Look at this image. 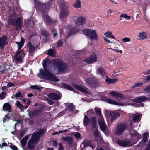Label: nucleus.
<instances>
[{
  "instance_id": "1",
  "label": "nucleus",
  "mask_w": 150,
  "mask_h": 150,
  "mask_svg": "<svg viewBox=\"0 0 150 150\" xmlns=\"http://www.w3.org/2000/svg\"><path fill=\"white\" fill-rule=\"evenodd\" d=\"M42 63L44 69H41L40 70V72L38 74V76L41 78L55 82L59 81V80L53 74L48 71L51 66L53 65L55 67V70L59 73L65 71L67 67V64L59 59L52 60H44Z\"/></svg>"
},
{
  "instance_id": "2",
  "label": "nucleus",
  "mask_w": 150,
  "mask_h": 150,
  "mask_svg": "<svg viewBox=\"0 0 150 150\" xmlns=\"http://www.w3.org/2000/svg\"><path fill=\"white\" fill-rule=\"evenodd\" d=\"M44 132V130L41 129L38 132L33 134L31 139L28 142V148L30 149H33L35 148L36 145L37 144L40 137Z\"/></svg>"
},
{
  "instance_id": "3",
  "label": "nucleus",
  "mask_w": 150,
  "mask_h": 150,
  "mask_svg": "<svg viewBox=\"0 0 150 150\" xmlns=\"http://www.w3.org/2000/svg\"><path fill=\"white\" fill-rule=\"evenodd\" d=\"M94 110L96 113L99 116L98 118V122L101 130L104 133H105L107 129V127L104 122V120L102 116L101 109L100 108H95Z\"/></svg>"
},
{
  "instance_id": "4",
  "label": "nucleus",
  "mask_w": 150,
  "mask_h": 150,
  "mask_svg": "<svg viewBox=\"0 0 150 150\" xmlns=\"http://www.w3.org/2000/svg\"><path fill=\"white\" fill-rule=\"evenodd\" d=\"M16 17L13 15H10L9 17L10 21L11 24L16 26L17 30L21 29V26L22 25V20L21 19L19 18L17 20L16 19Z\"/></svg>"
},
{
  "instance_id": "5",
  "label": "nucleus",
  "mask_w": 150,
  "mask_h": 150,
  "mask_svg": "<svg viewBox=\"0 0 150 150\" xmlns=\"http://www.w3.org/2000/svg\"><path fill=\"white\" fill-rule=\"evenodd\" d=\"M126 129V125L124 123L119 124L115 130V133L118 136L122 135Z\"/></svg>"
},
{
  "instance_id": "6",
  "label": "nucleus",
  "mask_w": 150,
  "mask_h": 150,
  "mask_svg": "<svg viewBox=\"0 0 150 150\" xmlns=\"http://www.w3.org/2000/svg\"><path fill=\"white\" fill-rule=\"evenodd\" d=\"M82 31L83 33L88 37H89L91 39H96V34L94 30H91L90 29H86L83 30Z\"/></svg>"
},
{
  "instance_id": "7",
  "label": "nucleus",
  "mask_w": 150,
  "mask_h": 150,
  "mask_svg": "<svg viewBox=\"0 0 150 150\" xmlns=\"http://www.w3.org/2000/svg\"><path fill=\"white\" fill-rule=\"evenodd\" d=\"M26 54L24 52L23 50L17 51L14 56V59L17 62H20L23 60Z\"/></svg>"
},
{
  "instance_id": "8",
  "label": "nucleus",
  "mask_w": 150,
  "mask_h": 150,
  "mask_svg": "<svg viewBox=\"0 0 150 150\" xmlns=\"http://www.w3.org/2000/svg\"><path fill=\"white\" fill-rule=\"evenodd\" d=\"M117 142L119 146L122 147H129L135 144L128 140H119Z\"/></svg>"
},
{
  "instance_id": "9",
  "label": "nucleus",
  "mask_w": 150,
  "mask_h": 150,
  "mask_svg": "<svg viewBox=\"0 0 150 150\" xmlns=\"http://www.w3.org/2000/svg\"><path fill=\"white\" fill-rule=\"evenodd\" d=\"M51 1H50L47 3L43 4L38 1L35 0V6L40 7V10L47 9L49 7Z\"/></svg>"
},
{
  "instance_id": "10",
  "label": "nucleus",
  "mask_w": 150,
  "mask_h": 150,
  "mask_svg": "<svg viewBox=\"0 0 150 150\" xmlns=\"http://www.w3.org/2000/svg\"><path fill=\"white\" fill-rule=\"evenodd\" d=\"M120 115V113L116 111L110 112L109 113V118L108 119V122L110 121L112 122L117 118Z\"/></svg>"
},
{
  "instance_id": "11",
  "label": "nucleus",
  "mask_w": 150,
  "mask_h": 150,
  "mask_svg": "<svg viewBox=\"0 0 150 150\" xmlns=\"http://www.w3.org/2000/svg\"><path fill=\"white\" fill-rule=\"evenodd\" d=\"M130 137L132 138L133 141H137L140 139L141 138V135L140 134L137 132L134 129L129 130Z\"/></svg>"
},
{
  "instance_id": "12",
  "label": "nucleus",
  "mask_w": 150,
  "mask_h": 150,
  "mask_svg": "<svg viewBox=\"0 0 150 150\" xmlns=\"http://www.w3.org/2000/svg\"><path fill=\"white\" fill-rule=\"evenodd\" d=\"M47 96L49 98L53 100H58L61 98V94L59 92L50 93L47 94Z\"/></svg>"
},
{
  "instance_id": "13",
  "label": "nucleus",
  "mask_w": 150,
  "mask_h": 150,
  "mask_svg": "<svg viewBox=\"0 0 150 150\" xmlns=\"http://www.w3.org/2000/svg\"><path fill=\"white\" fill-rule=\"evenodd\" d=\"M105 100L108 103L111 104H113L115 105H118L119 106H123V105H131L132 104L129 103H125L123 104L122 103H121L117 102L115 100H113L111 99H108L107 98H105Z\"/></svg>"
},
{
  "instance_id": "14",
  "label": "nucleus",
  "mask_w": 150,
  "mask_h": 150,
  "mask_svg": "<svg viewBox=\"0 0 150 150\" xmlns=\"http://www.w3.org/2000/svg\"><path fill=\"white\" fill-rule=\"evenodd\" d=\"M73 86L75 88L82 92L84 94H89V91L84 86H79L75 84H73Z\"/></svg>"
},
{
  "instance_id": "15",
  "label": "nucleus",
  "mask_w": 150,
  "mask_h": 150,
  "mask_svg": "<svg viewBox=\"0 0 150 150\" xmlns=\"http://www.w3.org/2000/svg\"><path fill=\"white\" fill-rule=\"evenodd\" d=\"M97 60V57L96 54L93 53L90 56L85 59L84 61L88 63H91L96 62Z\"/></svg>"
},
{
  "instance_id": "16",
  "label": "nucleus",
  "mask_w": 150,
  "mask_h": 150,
  "mask_svg": "<svg viewBox=\"0 0 150 150\" xmlns=\"http://www.w3.org/2000/svg\"><path fill=\"white\" fill-rule=\"evenodd\" d=\"M69 14V13L67 8H62L61 9L59 17L60 19H62Z\"/></svg>"
},
{
  "instance_id": "17",
  "label": "nucleus",
  "mask_w": 150,
  "mask_h": 150,
  "mask_svg": "<svg viewBox=\"0 0 150 150\" xmlns=\"http://www.w3.org/2000/svg\"><path fill=\"white\" fill-rule=\"evenodd\" d=\"M147 99V98L145 96H141L139 97L135 98L133 99H129L128 102L131 101H134L137 103H141Z\"/></svg>"
},
{
  "instance_id": "18",
  "label": "nucleus",
  "mask_w": 150,
  "mask_h": 150,
  "mask_svg": "<svg viewBox=\"0 0 150 150\" xmlns=\"http://www.w3.org/2000/svg\"><path fill=\"white\" fill-rule=\"evenodd\" d=\"M86 18L83 16H81L79 17L75 21V24L76 25H82L86 23Z\"/></svg>"
},
{
  "instance_id": "19",
  "label": "nucleus",
  "mask_w": 150,
  "mask_h": 150,
  "mask_svg": "<svg viewBox=\"0 0 150 150\" xmlns=\"http://www.w3.org/2000/svg\"><path fill=\"white\" fill-rule=\"evenodd\" d=\"M93 134L95 137V139L97 141L102 143H103L104 142L102 137L100 135L96 128L93 131Z\"/></svg>"
},
{
  "instance_id": "20",
  "label": "nucleus",
  "mask_w": 150,
  "mask_h": 150,
  "mask_svg": "<svg viewBox=\"0 0 150 150\" xmlns=\"http://www.w3.org/2000/svg\"><path fill=\"white\" fill-rule=\"evenodd\" d=\"M7 38L6 36L0 38V48H3L4 45L7 44Z\"/></svg>"
},
{
  "instance_id": "21",
  "label": "nucleus",
  "mask_w": 150,
  "mask_h": 150,
  "mask_svg": "<svg viewBox=\"0 0 150 150\" xmlns=\"http://www.w3.org/2000/svg\"><path fill=\"white\" fill-rule=\"evenodd\" d=\"M65 105L67 106L66 108L70 112H73L75 108V106L72 103H66L65 104Z\"/></svg>"
},
{
  "instance_id": "22",
  "label": "nucleus",
  "mask_w": 150,
  "mask_h": 150,
  "mask_svg": "<svg viewBox=\"0 0 150 150\" xmlns=\"http://www.w3.org/2000/svg\"><path fill=\"white\" fill-rule=\"evenodd\" d=\"M140 116L138 114H135L132 115V119L134 122H137L140 120Z\"/></svg>"
},
{
  "instance_id": "23",
  "label": "nucleus",
  "mask_w": 150,
  "mask_h": 150,
  "mask_svg": "<svg viewBox=\"0 0 150 150\" xmlns=\"http://www.w3.org/2000/svg\"><path fill=\"white\" fill-rule=\"evenodd\" d=\"M28 138V136H26L21 139L20 142L21 144L23 149H24V148L26 144Z\"/></svg>"
},
{
  "instance_id": "24",
  "label": "nucleus",
  "mask_w": 150,
  "mask_h": 150,
  "mask_svg": "<svg viewBox=\"0 0 150 150\" xmlns=\"http://www.w3.org/2000/svg\"><path fill=\"white\" fill-rule=\"evenodd\" d=\"M62 139L64 141L68 142L69 144L71 145L72 144L73 140L69 136L63 137Z\"/></svg>"
},
{
  "instance_id": "25",
  "label": "nucleus",
  "mask_w": 150,
  "mask_h": 150,
  "mask_svg": "<svg viewBox=\"0 0 150 150\" xmlns=\"http://www.w3.org/2000/svg\"><path fill=\"white\" fill-rule=\"evenodd\" d=\"M3 109L5 111L10 112L11 107L10 104L7 103H5L3 105Z\"/></svg>"
},
{
  "instance_id": "26",
  "label": "nucleus",
  "mask_w": 150,
  "mask_h": 150,
  "mask_svg": "<svg viewBox=\"0 0 150 150\" xmlns=\"http://www.w3.org/2000/svg\"><path fill=\"white\" fill-rule=\"evenodd\" d=\"M106 79H105V81L108 84L112 83H116L117 81V79H111L108 78L107 76H106Z\"/></svg>"
},
{
  "instance_id": "27",
  "label": "nucleus",
  "mask_w": 150,
  "mask_h": 150,
  "mask_svg": "<svg viewBox=\"0 0 150 150\" xmlns=\"http://www.w3.org/2000/svg\"><path fill=\"white\" fill-rule=\"evenodd\" d=\"M109 94L115 97H120L121 98L123 97V95L122 94L115 92L112 91L110 92Z\"/></svg>"
},
{
  "instance_id": "28",
  "label": "nucleus",
  "mask_w": 150,
  "mask_h": 150,
  "mask_svg": "<svg viewBox=\"0 0 150 150\" xmlns=\"http://www.w3.org/2000/svg\"><path fill=\"white\" fill-rule=\"evenodd\" d=\"M96 118L95 116H93L91 119V126L92 129H96Z\"/></svg>"
},
{
  "instance_id": "29",
  "label": "nucleus",
  "mask_w": 150,
  "mask_h": 150,
  "mask_svg": "<svg viewBox=\"0 0 150 150\" xmlns=\"http://www.w3.org/2000/svg\"><path fill=\"white\" fill-rule=\"evenodd\" d=\"M73 6L76 8H80L81 7V1L79 0H76L73 4Z\"/></svg>"
},
{
  "instance_id": "30",
  "label": "nucleus",
  "mask_w": 150,
  "mask_h": 150,
  "mask_svg": "<svg viewBox=\"0 0 150 150\" xmlns=\"http://www.w3.org/2000/svg\"><path fill=\"white\" fill-rule=\"evenodd\" d=\"M21 41L20 42H16V43L17 44L18 46V49H21L23 46L24 39L22 37L21 38Z\"/></svg>"
},
{
  "instance_id": "31",
  "label": "nucleus",
  "mask_w": 150,
  "mask_h": 150,
  "mask_svg": "<svg viewBox=\"0 0 150 150\" xmlns=\"http://www.w3.org/2000/svg\"><path fill=\"white\" fill-rule=\"evenodd\" d=\"M79 30H76L74 28H71L69 31L68 33V36L72 35L76 33L79 32Z\"/></svg>"
},
{
  "instance_id": "32",
  "label": "nucleus",
  "mask_w": 150,
  "mask_h": 150,
  "mask_svg": "<svg viewBox=\"0 0 150 150\" xmlns=\"http://www.w3.org/2000/svg\"><path fill=\"white\" fill-rule=\"evenodd\" d=\"M105 35L109 38L115 39V36L112 35V33L110 31H107L104 34Z\"/></svg>"
},
{
  "instance_id": "33",
  "label": "nucleus",
  "mask_w": 150,
  "mask_h": 150,
  "mask_svg": "<svg viewBox=\"0 0 150 150\" xmlns=\"http://www.w3.org/2000/svg\"><path fill=\"white\" fill-rule=\"evenodd\" d=\"M138 37L139 40H144L146 38V33L145 32H142L139 33Z\"/></svg>"
},
{
  "instance_id": "34",
  "label": "nucleus",
  "mask_w": 150,
  "mask_h": 150,
  "mask_svg": "<svg viewBox=\"0 0 150 150\" xmlns=\"http://www.w3.org/2000/svg\"><path fill=\"white\" fill-rule=\"evenodd\" d=\"M91 120L86 116L85 115L83 120V124L85 126L89 125L90 123Z\"/></svg>"
},
{
  "instance_id": "35",
  "label": "nucleus",
  "mask_w": 150,
  "mask_h": 150,
  "mask_svg": "<svg viewBox=\"0 0 150 150\" xmlns=\"http://www.w3.org/2000/svg\"><path fill=\"white\" fill-rule=\"evenodd\" d=\"M84 145V146H89L91 147L93 149L94 147V146L91 144L89 141L87 140H84L83 141Z\"/></svg>"
},
{
  "instance_id": "36",
  "label": "nucleus",
  "mask_w": 150,
  "mask_h": 150,
  "mask_svg": "<svg viewBox=\"0 0 150 150\" xmlns=\"http://www.w3.org/2000/svg\"><path fill=\"white\" fill-rule=\"evenodd\" d=\"M97 72L98 74H100L103 76H104L105 74V72L104 70L102 68L100 67L98 68Z\"/></svg>"
},
{
  "instance_id": "37",
  "label": "nucleus",
  "mask_w": 150,
  "mask_h": 150,
  "mask_svg": "<svg viewBox=\"0 0 150 150\" xmlns=\"http://www.w3.org/2000/svg\"><path fill=\"white\" fill-rule=\"evenodd\" d=\"M149 137V134L148 132L144 133L143 135V139L142 141L144 143H146L147 140L148 138Z\"/></svg>"
},
{
  "instance_id": "38",
  "label": "nucleus",
  "mask_w": 150,
  "mask_h": 150,
  "mask_svg": "<svg viewBox=\"0 0 150 150\" xmlns=\"http://www.w3.org/2000/svg\"><path fill=\"white\" fill-rule=\"evenodd\" d=\"M120 20H121L122 19V18H125L126 20H129L131 18L130 17L128 16L126 14H123L121 15L120 16Z\"/></svg>"
},
{
  "instance_id": "39",
  "label": "nucleus",
  "mask_w": 150,
  "mask_h": 150,
  "mask_svg": "<svg viewBox=\"0 0 150 150\" xmlns=\"http://www.w3.org/2000/svg\"><path fill=\"white\" fill-rule=\"evenodd\" d=\"M28 45L29 47V52L32 54L35 51V47H34L33 46L31 43L29 42Z\"/></svg>"
},
{
  "instance_id": "40",
  "label": "nucleus",
  "mask_w": 150,
  "mask_h": 150,
  "mask_svg": "<svg viewBox=\"0 0 150 150\" xmlns=\"http://www.w3.org/2000/svg\"><path fill=\"white\" fill-rule=\"evenodd\" d=\"M55 51L53 49H50L48 50L47 52V54L49 55L54 56L55 54Z\"/></svg>"
},
{
  "instance_id": "41",
  "label": "nucleus",
  "mask_w": 150,
  "mask_h": 150,
  "mask_svg": "<svg viewBox=\"0 0 150 150\" xmlns=\"http://www.w3.org/2000/svg\"><path fill=\"white\" fill-rule=\"evenodd\" d=\"M62 86L65 88L71 91H73V88L70 86L65 84L63 83L62 84Z\"/></svg>"
},
{
  "instance_id": "42",
  "label": "nucleus",
  "mask_w": 150,
  "mask_h": 150,
  "mask_svg": "<svg viewBox=\"0 0 150 150\" xmlns=\"http://www.w3.org/2000/svg\"><path fill=\"white\" fill-rule=\"evenodd\" d=\"M42 112L41 110H36L34 111L32 113V115L33 116L38 115H39Z\"/></svg>"
},
{
  "instance_id": "43",
  "label": "nucleus",
  "mask_w": 150,
  "mask_h": 150,
  "mask_svg": "<svg viewBox=\"0 0 150 150\" xmlns=\"http://www.w3.org/2000/svg\"><path fill=\"white\" fill-rule=\"evenodd\" d=\"M30 88L32 89H36L37 90H40L41 89V87L38 86L37 85H35L31 86L30 87Z\"/></svg>"
},
{
  "instance_id": "44",
  "label": "nucleus",
  "mask_w": 150,
  "mask_h": 150,
  "mask_svg": "<svg viewBox=\"0 0 150 150\" xmlns=\"http://www.w3.org/2000/svg\"><path fill=\"white\" fill-rule=\"evenodd\" d=\"M63 44V40L62 39H60L57 44V47H61Z\"/></svg>"
},
{
  "instance_id": "45",
  "label": "nucleus",
  "mask_w": 150,
  "mask_h": 150,
  "mask_svg": "<svg viewBox=\"0 0 150 150\" xmlns=\"http://www.w3.org/2000/svg\"><path fill=\"white\" fill-rule=\"evenodd\" d=\"M26 25L28 27H29L30 26H32L33 25V21H31L30 19L28 20L27 24Z\"/></svg>"
},
{
  "instance_id": "46",
  "label": "nucleus",
  "mask_w": 150,
  "mask_h": 150,
  "mask_svg": "<svg viewBox=\"0 0 150 150\" xmlns=\"http://www.w3.org/2000/svg\"><path fill=\"white\" fill-rule=\"evenodd\" d=\"M131 41V39L129 38L125 37L122 40V41L123 42H129Z\"/></svg>"
},
{
  "instance_id": "47",
  "label": "nucleus",
  "mask_w": 150,
  "mask_h": 150,
  "mask_svg": "<svg viewBox=\"0 0 150 150\" xmlns=\"http://www.w3.org/2000/svg\"><path fill=\"white\" fill-rule=\"evenodd\" d=\"M143 84V82H139L136 83L133 86H132V88H134L136 87H139L141 86Z\"/></svg>"
},
{
  "instance_id": "48",
  "label": "nucleus",
  "mask_w": 150,
  "mask_h": 150,
  "mask_svg": "<svg viewBox=\"0 0 150 150\" xmlns=\"http://www.w3.org/2000/svg\"><path fill=\"white\" fill-rule=\"evenodd\" d=\"M6 95V93L5 92H2L0 94V100L3 99L4 98Z\"/></svg>"
},
{
  "instance_id": "49",
  "label": "nucleus",
  "mask_w": 150,
  "mask_h": 150,
  "mask_svg": "<svg viewBox=\"0 0 150 150\" xmlns=\"http://www.w3.org/2000/svg\"><path fill=\"white\" fill-rule=\"evenodd\" d=\"M15 96L16 97H23V95L21 92L19 91L17 93L15 94Z\"/></svg>"
},
{
  "instance_id": "50",
  "label": "nucleus",
  "mask_w": 150,
  "mask_h": 150,
  "mask_svg": "<svg viewBox=\"0 0 150 150\" xmlns=\"http://www.w3.org/2000/svg\"><path fill=\"white\" fill-rule=\"evenodd\" d=\"M86 81L89 84H91L93 81V80L91 78L86 79Z\"/></svg>"
},
{
  "instance_id": "51",
  "label": "nucleus",
  "mask_w": 150,
  "mask_h": 150,
  "mask_svg": "<svg viewBox=\"0 0 150 150\" xmlns=\"http://www.w3.org/2000/svg\"><path fill=\"white\" fill-rule=\"evenodd\" d=\"M73 135L77 139L79 138L81 136L79 132H75L73 134Z\"/></svg>"
},
{
  "instance_id": "52",
  "label": "nucleus",
  "mask_w": 150,
  "mask_h": 150,
  "mask_svg": "<svg viewBox=\"0 0 150 150\" xmlns=\"http://www.w3.org/2000/svg\"><path fill=\"white\" fill-rule=\"evenodd\" d=\"M16 106L20 109H22L23 107L20 102L18 101H16Z\"/></svg>"
},
{
  "instance_id": "53",
  "label": "nucleus",
  "mask_w": 150,
  "mask_h": 150,
  "mask_svg": "<svg viewBox=\"0 0 150 150\" xmlns=\"http://www.w3.org/2000/svg\"><path fill=\"white\" fill-rule=\"evenodd\" d=\"M88 115H93L94 114V112L93 110L90 109L87 112Z\"/></svg>"
},
{
  "instance_id": "54",
  "label": "nucleus",
  "mask_w": 150,
  "mask_h": 150,
  "mask_svg": "<svg viewBox=\"0 0 150 150\" xmlns=\"http://www.w3.org/2000/svg\"><path fill=\"white\" fill-rule=\"evenodd\" d=\"M109 61L110 62H113L115 63L116 62V59L115 57H111L109 58Z\"/></svg>"
},
{
  "instance_id": "55",
  "label": "nucleus",
  "mask_w": 150,
  "mask_h": 150,
  "mask_svg": "<svg viewBox=\"0 0 150 150\" xmlns=\"http://www.w3.org/2000/svg\"><path fill=\"white\" fill-rule=\"evenodd\" d=\"M42 33V35L46 36L47 34V33L46 30L44 29H42L41 30Z\"/></svg>"
},
{
  "instance_id": "56",
  "label": "nucleus",
  "mask_w": 150,
  "mask_h": 150,
  "mask_svg": "<svg viewBox=\"0 0 150 150\" xmlns=\"http://www.w3.org/2000/svg\"><path fill=\"white\" fill-rule=\"evenodd\" d=\"M145 58L147 60V61L148 62L150 65V55L146 54V55Z\"/></svg>"
},
{
  "instance_id": "57",
  "label": "nucleus",
  "mask_w": 150,
  "mask_h": 150,
  "mask_svg": "<svg viewBox=\"0 0 150 150\" xmlns=\"http://www.w3.org/2000/svg\"><path fill=\"white\" fill-rule=\"evenodd\" d=\"M144 91L147 92H150V85L145 88Z\"/></svg>"
},
{
  "instance_id": "58",
  "label": "nucleus",
  "mask_w": 150,
  "mask_h": 150,
  "mask_svg": "<svg viewBox=\"0 0 150 150\" xmlns=\"http://www.w3.org/2000/svg\"><path fill=\"white\" fill-rule=\"evenodd\" d=\"M52 32L54 37H55L57 35L56 30L54 29H52Z\"/></svg>"
},
{
  "instance_id": "59",
  "label": "nucleus",
  "mask_w": 150,
  "mask_h": 150,
  "mask_svg": "<svg viewBox=\"0 0 150 150\" xmlns=\"http://www.w3.org/2000/svg\"><path fill=\"white\" fill-rule=\"evenodd\" d=\"M11 148L13 150H18V148L17 147L15 146L14 145H11L10 146Z\"/></svg>"
},
{
  "instance_id": "60",
  "label": "nucleus",
  "mask_w": 150,
  "mask_h": 150,
  "mask_svg": "<svg viewBox=\"0 0 150 150\" xmlns=\"http://www.w3.org/2000/svg\"><path fill=\"white\" fill-rule=\"evenodd\" d=\"M9 119V117L7 115H6L5 117H4L3 119V122H4L5 121H7Z\"/></svg>"
},
{
  "instance_id": "61",
  "label": "nucleus",
  "mask_w": 150,
  "mask_h": 150,
  "mask_svg": "<svg viewBox=\"0 0 150 150\" xmlns=\"http://www.w3.org/2000/svg\"><path fill=\"white\" fill-rule=\"evenodd\" d=\"M14 84H13V83H12L11 82L8 83L7 84V86L8 87H11L12 86H14Z\"/></svg>"
},
{
  "instance_id": "62",
  "label": "nucleus",
  "mask_w": 150,
  "mask_h": 150,
  "mask_svg": "<svg viewBox=\"0 0 150 150\" xmlns=\"http://www.w3.org/2000/svg\"><path fill=\"white\" fill-rule=\"evenodd\" d=\"M138 126L137 123H135V122L132 123L131 125L132 127H136Z\"/></svg>"
},
{
  "instance_id": "63",
  "label": "nucleus",
  "mask_w": 150,
  "mask_h": 150,
  "mask_svg": "<svg viewBox=\"0 0 150 150\" xmlns=\"http://www.w3.org/2000/svg\"><path fill=\"white\" fill-rule=\"evenodd\" d=\"M145 150H150V140L149 141L148 144L145 149Z\"/></svg>"
},
{
  "instance_id": "64",
  "label": "nucleus",
  "mask_w": 150,
  "mask_h": 150,
  "mask_svg": "<svg viewBox=\"0 0 150 150\" xmlns=\"http://www.w3.org/2000/svg\"><path fill=\"white\" fill-rule=\"evenodd\" d=\"M64 148L61 143H60L59 144V150H63Z\"/></svg>"
}]
</instances>
